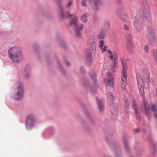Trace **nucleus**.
Returning <instances> with one entry per match:
<instances>
[{
    "mask_svg": "<svg viewBox=\"0 0 157 157\" xmlns=\"http://www.w3.org/2000/svg\"><path fill=\"white\" fill-rule=\"evenodd\" d=\"M125 58L122 57L121 58V65L123 67L122 75L121 78V88L123 90L126 89V87L127 75L126 71L128 68V65L127 63L124 62Z\"/></svg>",
    "mask_w": 157,
    "mask_h": 157,
    "instance_id": "7ed1b4c3",
    "label": "nucleus"
},
{
    "mask_svg": "<svg viewBox=\"0 0 157 157\" xmlns=\"http://www.w3.org/2000/svg\"><path fill=\"white\" fill-rule=\"evenodd\" d=\"M118 68V63L117 61L114 60L112 63L111 67V70L114 73L117 71V69Z\"/></svg>",
    "mask_w": 157,
    "mask_h": 157,
    "instance_id": "ddd939ff",
    "label": "nucleus"
},
{
    "mask_svg": "<svg viewBox=\"0 0 157 157\" xmlns=\"http://www.w3.org/2000/svg\"><path fill=\"white\" fill-rule=\"evenodd\" d=\"M73 2L71 0H70L66 5V7L67 8H69L71 6Z\"/></svg>",
    "mask_w": 157,
    "mask_h": 157,
    "instance_id": "5701e85b",
    "label": "nucleus"
},
{
    "mask_svg": "<svg viewBox=\"0 0 157 157\" xmlns=\"http://www.w3.org/2000/svg\"><path fill=\"white\" fill-rule=\"evenodd\" d=\"M126 38L127 41V42H129V41L132 42V35L129 33H127L126 35Z\"/></svg>",
    "mask_w": 157,
    "mask_h": 157,
    "instance_id": "aec40b11",
    "label": "nucleus"
},
{
    "mask_svg": "<svg viewBox=\"0 0 157 157\" xmlns=\"http://www.w3.org/2000/svg\"><path fill=\"white\" fill-rule=\"evenodd\" d=\"M154 116L156 118H157V113H155L154 115Z\"/></svg>",
    "mask_w": 157,
    "mask_h": 157,
    "instance_id": "58836bf2",
    "label": "nucleus"
},
{
    "mask_svg": "<svg viewBox=\"0 0 157 157\" xmlns=\"http://www.w3.org/2000/svg\"><path fill=\"white\" fill-rule=\"evenodd\" d=\"M66 64L67 66H69L70 63H69L68 62L66 61Z\"/></svg>",
    "mask_w": 157,
    "mask_h": 157,
    "instance_id": "e433bc0d",
    "label": "nucleus"
},
{
    "mask_svg": "<svg viewBox=\"0 0 157 157\" xmlns=\"http://www.w3.org/2000/svg\"><path fill=\"white\" fill-rule=\"evenodd\" d=\"M123 19L124 21H127L128 20V18L127 16H125Z\"/></svg>",
    "mask_w": 157,
    "mask_h": 157,
    "instance_id": "f704fd0d",
    "label": "nucleus"
},
{
    "mask_svg": "<svg viewBox=\"0 0 157 157\" xmlns=\"http://www.w3.org/2000/svg\"><path fill=\"white\" fill-rule=\"evenodd\" d=\"M59 8H60L61 10H62V7L60 5H59Z\"/></svg>",
    "mask_w": 157,
    "mask_h": 157,
    "instance_id": "ea45409f",
    "label": "nucleus"
},
{
    "mask_svg": "<svg viewBox=\"0 0 157 157\" xmlns=\"http://www.w3.org/2000/svg\"><path fill=\"white\" fill-rule=\"evenodd\" d=\"M89 16L88 14L86 13L81 16V19L84 22H86L87 21V17Z\"/></svg>",
    "mask_w": 157,
    "mask_h": 157,
    "instance_id": "a211bd4d",
    "label": "nucleus"
},
{
    "mask_svg": "<svg viewBox=\"0 0 157 157\" xmlns=\"http://www.w3.org/2000/svg\"><path fill=\"white\" fill-rule=\"evenodd\" d=\"M138 14H139V12H138Z\"/></svg>",
    "mask_w": 157,
    "mask_h": 157,
    "instance_id": "c03bdc74",
    "label": "nucleus"
},
{
    "mask_svg": "<svg viewBox=\"0 0 157 157\" xmlns=\"http://www.w3.org/2000/svg\"><path fill=\"white\" fill-rule=\"evenodd\" d=\"M123 99L124 100L125 103V106L126 108L127 109L129 106V102L127 99V98L126 96H124Z\"/></svg>",
    "mask_w": 157,
    "mask_h": 157,
    "instance_id": "412c9836",
    "label": "nucleus"
},
{
    "mask_svg": "<svg viewBox=\"0 0 157 157\" xmlns=\"http://www.w3.org/2000/svg\"><path fill=\"white\" fill-rule=\"evenodd\" d=\"M72 16V15H71V14H69V17H71V16Z\"/></svg>",
    "mask_w": 157,
    "mask_h": 157,
    "instance_id": "79ce46f5",
    "label": "nucleus"
},
{
    "mask_svg": "<svg viewBox=\"0 0 157 157\" xmlns=\"http://www.w3.org/2000/svg\"><path fill=\"white\" fill-rule=\"evenodd\" d=\"M136 76L137 84L140 93L141 95L143 97L144 107V109H145L147 115L148 116V115L147 114V112L149 110V106L145 99L144 96V90L143 87L144 84L142 78L140 75L139 73H136Z\"/></svg>",
    "mask_w": 157,
    "mask_h": 157,
    "instance_id": "f03ea898",
    "label": "nucleus"
},
{
    "mask_svg": "<svg viewBox=\"0 0 157 157\" xmlns=\"http://www.w3.org/2000/svg\"><path fill=\"white\" fill-rule=\"evenodd\" d=\"M106 53H107L109 54L110 55H113V52L111 51H110L109 49H108V50H107V52H106Z\"/></svg>",
    "mask_w": 157,
    "mask_h": 157,
    "instance_id": "2f4dec72",
    "label": "nucleus"
},
{
    "mask_svg": "<svg viewBox=\"0 0 157 157\" xmlns=\"http://www.w3.org/2000/svg\"><path fill=\"white\" fill-rule=\"evenodd\" d=\"M36 117L33 114L28 115L26 120L25 125L27 129H29L33 127L36 122Z\"/></svg>",
    "mask_w": 157,
    "mask_h": 157,
    "instance_id": "423d86ee",
    "label": "nucleus"
},
{
    "mask_svg": "<svg viewBox=\"0 0 157 157\" xmlns=\"http://www.w3.org/2000/svg\"><path fill=\"white\" fill-rule=\"evenodd\" d=\"M117 106L116 105L115 107H113L111 110V113L113 116H116L117 114Z\"/></svg>",
    "mask_w": 157,
    "mask_h": 157,
    "instance_id": "6ab92c4d",
    "label": "nucleus"
},
{
    "mask_svg": "<svg viewBox=\"0 0 157 157\" xmlns=\"http://www.w3.org/2000/svg\"><path fill=\"white\" fill-rule=\"evenodd\" d=\"M113 75L110 72H108L106 74V77L104 79L106 86H109L113 87Z\"/></svg>",
    "mask_w": 157,
    "mask_h": 157,
    "instance_id": "6e6552de",
    "label": "nucleus"
},
{
    "mask_svg": "<svg viewBox=\"0 0 157 157\" xmlns=\"http://www.w3.org/2000/svg\"><path fill=\"white\" fill-rule=\"evenodd\" d=\"M132 106L133 107V109L135 110V114L136 115V116L137 117V118L139 119L140 118V114L138 112V111L136 109V105H135V102L134 100H133L132 102Z\"/></svg>",
    "mask_w": 157,
    "mask_h": 157,
    "instance_id": "dca6fc26",
    "label": "nucleus"
},
{
    "mask_svg": "<svg viewBox=\"0 0 157 157\" xmlns=\"http://www.w3.org/2000/svg\"><path fill=\"white\" fill-rule=\"evenodd\" d=\"M90 2L93 8L95 10L98 9V6L101 4L100 0H90Z\"/></svg>",
    "mask_w": 157,
    "mask_h": 157,
    "instance_id": "9b49d317",
    "label": "nucleus"
},
{
    "mask_svg": "<svg viewBox=\"0 0 157 157\" xmlns=\"http://www.w3.org/2000/svg\"><path fill=\"white\" fill-rule=\"evenodd\" d=\"M142 74L144 78L149 77L150 73L149 69L147 68H145L143 70Z\"/></svg>",
    "mask_w": 157,
    "mask_h": 157,
    "instance_id": "2eb2a0df",
    "label": "nucleus"
},
{
    "mask_svg": "<svg viewBox=\"0 0 157 157\" xmlns=\"http://www.w3.org/2000/svg\"><path fill=\"white\" fill-rule=\"evenodd\" d=\"M144 81L146 82L147 84V87L148 88L149 86V83L150 82V80L149 77H146L144 78Z\"/></svg>",
    "mask_w": 157,
    "mask_h": 157,
    "instance_id": "4be33fe9",
    "label": "nucleus"
},
{
    "mask_svg": "<svg viewBox=\"0 0 157 157\" xmlns=\"http://www.w3.org/2000/svg\"><path fill=\"white\" fill-rule=\"evenodd\" d=\"M61 16L63 17H64L65 16L64 15V13L63 12H61L60 14Z\"/></svg>",
    "mask_w": 157,
    "mask_h": 157,
    "instance_id": "c9c22d12",
    "label": "nucleus"
},
{
    "mask_svg": "<svg viewBox=\"0 0 157 157\" xmlns=\"http://www.w3.org/2000/svg\"><path fill=\"white\" fill-rule=\"evenodd\" d=\"M95 37L94 35L90 36L88 40V43L91 46H92V50L87 49L86 51V54L88 57V59H90L91 58V54L93 51H95L96 49V43L95 41Z\"/></svg>",
    "mask_w": 157,
    "mask_h": 157,
    "instance_id": "20e7f679",
    "label": "nucleus"
},
{
    "mask_svg": "<svg viewBox=\"0 0 157 157\" xmlns=\"http://www.w3.org/2000/svg\"><path fill=\"white\" fill-rule=\"evenodd\" d=\"M24 91L23 84L21 83H17V87L15 89V93L13 98L16 100L21 99L23 98Z\"/></svg>",
    "mask_w": 157,
    "mask_h": 157,
    "instance_id": "39448f33",
    "label": "nucleus"
},
{
    "mask_svg": "<svg viewBox=\"0 0 157 157\" xmlns=\"http://www.w3.org/2000/svg\"><path fill=\"white\" fill-rule=\"evenodd\" d=\"M116 54V52H114L113 55L110 56L109 58H110L111 60H113V58H114V56H115Z\"/></svg>",
    "mask_w": 157,
    "mask_h": 157,
    "instance_id": "7c9ffc66",
    "label": "nucleus"
},
{
    "mask_svg": "<svg viewBox=\"0 0 157 157\" xmlns=\"http://www.w3.org/2000/svg\"><path fill=\"white\" fill-rule=\"evenodd\" d=\"M9 58L13 62L19 63L23 57L22 52L21 48L18 46H13L8 50Z\"/></svg>",
    "mask_w": 157,
    "mask_h": 157,
    "instance_id": "f257e3e1",
    "label": "nucleus"
},
{
    "mask_svg": "<svg viewBox=\"0 0 157 157\" xmlns=\"http://www.w3.org/2000/svg\"><path fill=\"white\" fill-rule=\"evenodd\" d=\"M108 97L111 100H113V99L114 98V95L112 94L111 93L109 92V94H108Z\"/></svg>",
    "mask_w": 157,
    "mask_h": 157,
    "instance_id": "a878e982",
    "label": "nucleus"
},
{
    "mask_svg": "<svg viewBox=\"0 0 157 157\" xmlns=\"http://www.w3.org/2000/svg\"><path fill=\"white\" fill-rule=\"evenodd\" d=\"M96 76V75L95 74H94V80H95V77Z\"/></svg>",
    "mask_w": 157,
    "mask_h": 157,
    "instance_id": "a19ab883",
    "label": "nucleus"
},
{
    "mask_svg": "<svg viewBox=\"0 0 157 157\" xmlns=\"http://www.w3.org/2000/svg\"><path fill=\"white\" fill-rule=\"evenodd\" d=\"M141 17H139L137 15L135 17L134 20V25L136 29L138 32L140 31L143 29Z\"/></svg>",
    "mask_w": 157,
    "mask_h": 157,
    "instance_id": "1a4fd4ad",
    "label": "nucleus"
},
{
    "mask_svg": "<svg viewBox=\"0 0 157 157\" xmlns=\"http://www.w3.org/2000/svg\"><path fill=\"white\" fill-rule=\"evenodd\" d=\"M152 53L154 56L156 62L157 63V50H155L152 51Z\"/></svg>",
    "mask_w": 157,
    "mask_h": 157,
    "instance_id": "b1692460",
    "label": "nucleus"
},
{
    "mask_svg": "<svg viewBox=\"0 0 157 157\" xmlns=\"http://www.w3.org/2000/svg\"><path fill=\"white\" fill-rule=\"evenodd\" d=\"M96 99L98 101V109L100 112H101L104 110V105L103 101L101 100H98V98H96Z\"/></svg>",
    "mask_w": 157,
    "mask_h": 157,
    "instance_id": "4468645a",
    "label": "nucleus"
},
{
    "mask_svg": "<svg viewBox=\"0 0 157 157\" xmlns=\"http://www.w3.org/2000/svg\"><path fill=\"white\" fill-rule=\"evenodd\" d=\"M149 46L148 45H146L145 46L144 48V50L145 51L147 52V53L149 52Z\"/></svg>",
    "mask_w": 157,
    "mask_h": 157,
    "instance_id": "bb28decb",
    "label": "nucleus"
},
{
    "mask_svg": "<svg viewBox=\"0 0 157 157\" xmlns=\"http://www.w3.org/2000/svg\"><path fill=\"white\" fill-rule=\"evenodd\" d=\"M151 110L152 111L156 112L157 111V109H156L155 106L154 105H152L151 106Z\"/></svg>",
    "mask_w": 157,
    "mask_h": 157,
    "instance_id": "393cba45",
    "label": "nucleus"
},
{
    "mask_svg": "<svg viewBox=\"0 0 157 157\" xmlns=\"http://www.w3.org/2000/svg\"><path fill=\"white\" fill-rule=\"evenodd\" d=\"M80 70H81V71L82 72H83L84 71L83 68V67H81Z\"/></svg>",
    "mask_w": 157,
    "mask_h": 157,
    "instance_id": "4c0bfd02",
    "label": "nucleus"
},
{
    "mask_svg": "<svg viewBox=\"0 0 157 157\" xmlns=\"http://www.w3.org/2000/svg\"><path fill=\"white\" fill-rule=\"evenodd\" d=\"M87 0H82V5L83 6L86 7V4L85 2Z\"/></svg>",
    "mask_w": 157,
    "mask_h": 157,
    "instance_id": "c756f323",
    "label": "nucleus"
},
{
    "mask_svg": "<svg viewBox=\"0 0 157 157\" xmlns=\"http://www.w3.org/2000/svg\"><path fill=\"white\" fill-rule=\"evenodd\" d=\"M30 76V75L29 73H25L24 75L25 77L26 78H29Z\"/></svg>",
    "mask_w": 157,
    "mask_h": 157,
    "instance_id": "c85d7f7f",
    "label": "nucleus"
},
{
    "mask_svg": "<svg viewBox=\"0 0 157 157\" xmlns=\"http://www.w3.org/2000/svg\"><path fill=\"white\" fill-rule=\"evenodd\" d=\"M98 47L101 50L102 54L105 52H106L108 49H107V46L104 44V41L102 40L99 41Z\"/></svg>",
    "mask_w": 157,
    "mask_h": 157,
    "instance_id": "f8f14e48",
    "label": "nucleus"
},
{
    "mask_svg": "<svg viewBox=\"0 0 157 157\" xmlns=\"http://www.w3.org/2000/svg\"><path fill=\"white\" fill-rule=\"evenodd\" d=\"M77 18L75 17L71 21L70 24L71 26H74L76 27L75 29L76 33L77 36L78 37H80L81 36V33L82 29L83 27V25H81L79 27H77Z\"/></svg>",
    "mask_w": 157,
    "mask_h": 157,
    "instance_id": "0eeeda50",
    "label": "nucleus"
},
{
    "mask_svg": "<svg viewBox=\"0 0 157 157\" xmlns=\"http://www.w3.org/2000/svg\"><path fill=\"white\" fill-rule=\"evenodd\" d=\"M98 38L99 39H101L103 38V37L101 34H100L98 35Z\"/></svg>",
    "mask_w": 157,
    "mask_h": 157,
    "instance_id": "72a5a7b5",
    "label": "nucleus"
},
{
    "mask_svg": "<svg viewBox=\"0 0 157 157\" xmlns=\"http://www.w3.org/2000/svg\"><path fill=\"white\" fill-rule=\"evenodd\" d=\"M106 53H107L109 54L110 55H113V52L111 51H110L109 49H108V50H107V52H106Z\"/></svg>",
    "mask_w": 157,
    "mask_h": 157,
    "instance_id": "473e14b6",
    "label": "nucleus"
},
{
    "mask_svg": "<svg viewBox=\"0 0 157 157\" xmlns=\"http://www.w3.org/2000/svg\"><path fill=\"white\" fill-rule=\"evenodd\" d=\"M91 91L93 92V91L92 90V89H91Z\"/></svg>",
    "mask_w": 157,
    "mask_h": 157,
    "instance_id": "37998d69",
    "label": "nucleus"
},
{
    "mask_svg": "<svg viewBox=\"0 0 157 157\" xmlns=\"http://www.w3.org/2000/svg\"><path fill=\"white\" fill-rule=\"evenodd\" d=\"M127 49L130 52H132L133 50V44L132 42H128Z\"/></svg>",
    "mask_w": 157,
    "mask_h": 157,
    "instance_id": "f3484780",
    "label": "nucleus"
},
{
    "mask_svg": "<svg viewBox=\"0 0 157 157\" xmlns=\"http://www.w3.org/2000/svg\"><path fill=\"white\" fill-rule=\"evenodd\" d=\"M124 28L125 30H128L129 28V26L128 25L125 24L124 25Z\"/></svg>",
    "mask_w": 157,
    "mask_h": 157,
    "instance_id": "cd10ccee",
    "label": "nucleus"
},
{
    "mask_svg": "<svg viewBox=\"0 0 157 157\" xmlns=\"http://www.w3.org/2000/svg\"><path fill=\"white\" fill-rule=\"evenodd\" d=\"M141 10L144 16L146 17L150 16L149 6L147 3L143 2L142 5Z\"/></svg>",
    "mask_w": 157,
    "mask_h": 157,
    "instance_id": "9d476101",
    "label": "nucleus"
}]
</instances>
